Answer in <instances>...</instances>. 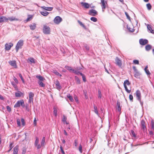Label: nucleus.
<instances>
[{
    "mask_svg": "<svg viewBox=\"0 0 154 154\" xmlns=\"http://www.w3.org/2000/svg\"><path fill=\"white\" fill-rule=\"evenodd\" d=\"M129 98L131 101H133V96L132 95L130 94L129 96Z\"/></svg>",
    "mask_w": 154,
    "mask_h": 154,
    "instance_id": "4d7b16f0",
    "label": "nucleus"
},
{
    "mask_svg": "<svg viewBox=\"0 0 154 154\" xmlns=\"http://www.w3.org/2000/svg\"><path fill=\"white\" fill-rule=\"evenodd\" d=\"M88 14L92 16H95L97 14V12L94 9H91L88 12Z\"/></svg>",
    "mask_w": 154,
    "mask_h": 154,
    "instance_id": "6e6552de",
    "label": "nucleus"
},
{
    "mask_svg": "<svg viewBox=\"0 0 154 154\" xmlns=\"http://www.w3.org/2000/svg\"><path fill=\"white\" fill-rule=\"evenodd\" d=\"M13 144V143H10V145H9L10 149L9 150H8V152H9L13 148V146H12Z\"/></svg>",
    "mask_w": 154,
    "mask_h": 154,
    "instance_id": "c03bdc74",
    "label": "nucleus"
},
{
    "mask_svg": "<svg viewBox=\"0 0 154 154\" xmlns=\"http://www.w3.org/2000/svg\"><path fill=\"white\" fill-rule=\"evenodd\" d=\"M9 63L12 66L14 67L15 68H17V66L15 61H9Z\"/></svg>",
    "mask_w": 154,
    "mask_h": 154,
    "instance_id": "f8f14e48",
    "label": "nucleus"
},
{
    "mask_svg": "<svg viewBox=\"0 0 154 154\" xmlns=\"http://www.w3.org/2000/svg\"><path fill=\"white\" fill-rule=\"evenodd\" d=\"M137 99L139 101L142 106H143V102L142 101L141 99V94L140 91L137 90L136 92Z\"/></svg>",
    "mask_w": 154,
    "mask_h": 154,
    "instance_id": "f03ea898",
    "label": "nucleus"
},
{
    "mask_svg": "<svg viewBox=\"0 0 154 154\" xmlns=\"http://www.w3.org/2000/svg\"><path fill=\"white\" fill-rule=\"evenodd\" d=\"M94 112L97 115H98V112L97 109V107L96 106L94 105Z\"/></svg>",
    "mask_w": 154,
    "mask_h": 154,
    "instance_id": "473e14b6",
    "label": "nucleus"
},
{
    "mask_svg": "<svg viewBox=\"0 0 154 154\" xmlns=\"http://www.w3.org/2000/svg\"><path fill=\"white\" fill-rule=\"evenodd\" d=\"M26 148H23L22 152V154H25L26 152Z\"/></svg>",
    "mask_w": 154,
    "mask_h": 154,
    "instance_id": "13d9d810",
    "label": "nucleus"
},
{
    "mask_svg": "<svg viewBox=\"0 0 154 154\" xmlns=\"http://www.w3.org/2000/svg\"><path fill=\"white\" fill-rule=\"evenodd\" d=\"M32 18V16L31 15H29L28 16V17L27 18L26 20L27 21H29L31 20Z\"/></svg>",
    "mask_w": 154,
    "mask_h": 154,
    "instance_id": "3c124183",
    "label": "nucleus"
},
{
    "mask_svg": "<svg viewBox=\"0 0 154 154\" xmlns=\"http://www.w3.org/2000/svg\"><path fill=\"white\" fill-rule=\"evenodd\" d=\"M18 151V146H16L14 148L13 154H17Z\"/></svg>",
    "mask_w": 154,
    "mask_h": 154,
    "instance_id": "6ab92c4d",
    "label": "nucleus"
},
{
    "mask_svg": "<svg viewBox=\"0 0 154 154\" xmlns=\"http://www.w3.org/2000/svg\"><path fill=\"white\" fill-rule=\"evenodd\" d=\"M134 73V76L136 78H137L140 75L139 72L138 71L137 72H135Z\"/></svg>",
    "mask_w": 154,
    "mask_h": 154,
    "instance_id": "ea45409f",
    "label": "nucleus"
},
{
    "mask_svg": "<svg viewBox=\"0 0 154 154\" xmlns=\"http://www.w3.org/2000/svg\"><path fill=\"white\" fill-rule=\"evenodd\" d=\"M151 48V46L149 45H148L145 46V49L146 51H149Z\"/></svg>",
    "mask_w": 154,
    "mask_h": 154,
    "instance_id": "c85d7f7f",
    "label": "nucleus"
},
{
    "mask_svg": "<svg viewBox=\"0 0 154 154\" xmlns=\"http://www.w3.org/2000/svg\"><path fill=\"white\" fill-rule=\"evenodd\" d=\"M60 150L62 152V153L63 154H65V152L63 149V147L62 146H60Z\"/></svg>",
    "mask_w": 154,
    "mask_h": 154,
    "instance_id": "052dcab7",
    "label": "nucleus"
},
{
    "mask_svg": "<svg viewBox=\"0 0 154 154\" xmlns=\"http://www.w3.org/2000/svg\"><path fill=\"white\" fill-rule=\"evenodd\" d=\"M15 96L16 97H19L21 96H23V94L20 92V91H18L17 92L15 93Z\"/></svg>",
    "mask_w": 154,
    "mask_h": 154,
    "instance_id": "2eb2a0df",
    "label": "nucleus"
},
{
    "mask_svg": "<svg viewBox=\"0 0 154 154\" xmlns=\"http://www.w3.org/2000/svg\"><path fill=\"white\" fill-rule=\"evenodd\" d=\"M41 8H42L44 10H45L46 11H51L53 9L52 7H45V6H44L41 7Z\"/></svg>",
    "mask_w": 154,
    "mask_h": 154,
    "instance_id": "a211bd4d",
    "label": "nucleus"
},
{
    "mask_svg": "<svg viewBox=\"0 0 154 154\" xmlns=\"http://www.w3.org/2000/svg\"><path fill=\"white\" fill-rule=\"evenodd\" d=\"M21 102L20 100L18 101L16 103L14 106V107L16 108L17 107H19L21 106L20 102Z\"/></svg>",
    "mask_w": 154,
    "mask_h": 154,
    "instance_id": "393cba45",
    "label": "nucleus"
},
{
    "mask_svg": "<svg viewBox=\"0 0 154 154\" xmlns=\"http://www.w3.org/2000/svg\"><path fill=\"white\" fill-rule=\"evenodd\" d=\"M29 61L30 62H31L32 63H35V59L34 58L32 57H30L28 59V61Z\"/></svg>",
    "mask_w": 154,
    "mask_h": 154,
    "instance_id": "7c9ffc66",
    "label": "nucleus"
},
{
    "mask_svg": "<svg viewBox=\"0 0 154 154\" xmlns=\"http://www.w3.org/2000/svg\"><path fill=\"white\" fill-rule=\"evenodd\" d=\"M45 137H43L42 140V141L41 142V144L42 145V146H43L44 145L45 143Z\"/></svg>",
    "mask_w": 154,
    "mask_h": 154,
    "instance_id": "72a5a7b5",
    "label": "nucleus"
},
{
    "mask_svg": "<svg viewBox=\"0 0 154 154\" xmlns=\"http://www.w3.org/2000/svg\"><path fill=\"white\" fill-rule=\"evenodd\" d=\"M6 108L8 111L9 112H10L11 111V107L9 106H7L6 107Z\"/></svg>",
    "mask_w": 154,
    "mask_h": 154,
    "instance_id": "680f3d73",
    "label": "nucleus"
},
{
    "mask_svg": "<svg viewBox=\"0 0 154 154\" xmlns=\"http://www.w3.org/2000/svg\"><path fill=\"white\" fill-rule=\"evenodd\" d=\"M65 68L70 72H73V70H74V69H72L71 67L68 66H66Z\"/></svg>",
    "mask_w": 154,
    "mask_h": 154,
    "instance_id": "c756f323",
    "label": "nucleus"
},
{
    "mask_svg": "<svg viewBox=\"0 0 154 154\" xmlns=\"http://www.w3.org/2000/svg\"><path fill=\"white\" fill-rule=\"evenodd\" d=\"M117 110L118 111L120 112L121 110V107H120V104L119 102L117 101Z\"/></svg>",
    "mask_w": 154,
    "mask_h": 154,
    "instance_id": "a878e982",
    "label": "nucleus"
},
{
    "mask_svg": "<svg viewBox=\"0 0 154 154\" xmlns=\"http://www.w3.org/2000/svg\"><path fill=\"white\" fill-rule=\"evenodd\" d=\"M146 7L148 10H150L151 9V6L149 3L147 4L146 5Z\"/></svg>",
    "mask_w": 154,
    "mask_h": 154,
    "instance_id": "e433bc0d",
    "label": "nucleus"
},
{
    "mask_svg": "<svg viewBox=\"0 0 154 154\" xmlns=\"http://www.w3.org/2000/svg\"><path fill=\"white\" fill-rule=\"evenodd\" d=\"M78 23H79V24L81 25V26H82V27H85V26L79 20H78Z\"/></svg>",
    "mask_w": 154,
    "mask_h": 154,
    "instance_id": "bf43d9fd",
    "label": "nucleus"
},
{
    "mask_svg": "<svg viewBox=\"0 0 154 154\" xmlns=\"http://www.w3.org/2000/svg\"><path fill=\"white\" fill-rule=\"evenodd\" d=\"M36 77L39 80V81H43L45 80V78L40 75H37Z\"/></svg>",
    "mask_w": 154,
    "mask_h": 154,
    "instance_id": "4be33fe9",
    "label": "nucleus"
},
{
    "mask_svg": "<svg viewBox=\"0 0 154 154\" xmlns=\"http://www.w3.org/2000/svg\"><path fill=\"white\" fill-rule=\"evenodd\" d=\"M34 94L31 92L29 93V99L28 100V103H31L33 101V98L34 97Z\"/></svg>",
    "mask_w": 154,
    "mask_h": 154,
    "instance_id": "423d86ee",
    "label": "nucleus"
},
{
    "mask_svg": "<svg viewBox=\"0 0 154 154\" xmlns=\"http://www.w3.org/2000/svg\"><path fill=\"white\" fill-rule=\"evenodd\" d=\"M38 143H39L38 138L37 137H36V140H35V146H36L37 145V144Z\"/></svg>",
    "mask_w": 154,
    "mask_h": 154,
    "instance_id": "37998d69",
    "label": "nucleus"
},
{
    "mask_svg": "<svg viewBox=\"0 0 154 154\" xmlns=\"http://www.w3.org/2000/svg\"><path fill=\"white\" fill-rule=\"evenodd\" d=\"M147 28L150 31L151 33H154V30L152 29L151 25L148 24Z\"/></svg>",
    "mask_w": 154,
    "mask_h": 154,
    "instance_id": "aec40b11",
    "label": "nucleus"
},
{
    "mask_svg": "<svg viewBox=\"0 0 154 154\" xmlns=\"http://www.w3.org/2000/svg\"><path fill=\"white\" fill-rule=\"evenodd\" d=\"M75 78L77 83L78 84H80V81L79 78L77 76H75Z\"/></svg>",
    "mask_w": 154,
    "mask_h": 154,
    "instance_id": "a18cd8bd",
    "label": "nucleus"
},
{
    "mask_svg": "<svg viewBox=\"0 0 154 154\" xmlns=\"http://www.w3.org/2000/svg\"><path fill=\"white\" fill-rule=\"evenodd\" d=\"M13 45V44L11 43H9V44L6 43L5 45V49L6 50H9L11 49V47H12Z\"/></svg>",
    "mask_w": 154,
    "mask_h": 154,
    "instance_id": "9b49d317",
    "label": "nucleus"
},
{
    "mask_svg": "<svg viewBox=\"0 0 154 154\" xmlns=\"http://www.w3.org/2000/svg\"><path fill=\"white\" fill-rule=\"evenodd\" d=\"M139 43L141 45H144L148 43V41L146 39H140L139 40Z\"/></svg>",
    "mask_w": 154,
    "mask_h": 154,
    "instance_id": "9d476101",
    "label": "nucleus"
},
{
    "mask_svg": "<svg viewBox=\"0 0 154 154\" xmlns=\"http://www.w3.org/2000/svg\"><path fill=\"white\" fill-rule=\"evenodd\" d=\"M36 24L35 23H32L30 25L29 27L31 30H34L36 28Z\"/></svg>",
    "mask_w": 154,
    "mask_h": 154,
    "instance_id": "f3484780",
    "label": "nucleus"
},
{
    "mask_svg": "<svg viewBox=\"0 0 154 154\" xmlns=\"http://www.w3.org/2000/svg\"><path fill=\"white\" fill-rule=\"evenodd\" d=\"M20 101L21 102H20V103L21 104V106L23 108L25 107L24 101L23 100H21Z\"/></svg>",
    "mask_w": 154,
    "mask_h": 154,
    "instance_id": "c9c22d12",
    "label": "nucleus"
},
{
    "mask_svg": "<svg viewBox=\"0 0 154 154\" xmlns=\"http://www.w3.org/2000/svg\"><path fill=\"white\" fill-rule=\"evenodd\" d=\"M42 81H39L38 83L39 85L42 87H44L45 85L42 82Z\"/></svg>",
    "mask_w": 154,
    "mask_h": 154,
    "instance_id": "4c0bfd02",
    "label": "nucleus"
},
{
    "mask_svg": "<svg viewBox=\"0 0 154 154\" xmlns=\"http://www.w3.org/2000/svg\"><path fill=\"white\" fill-rule=\"evenodd\" d=\"M17 124L18 126H20V122L19 119H17Z\"/></svg>",
    "mask_w": 154,
    "mask_h": 154,
    "instance_id": "49530a36",
    "label": "nucleus"
},
{
    "mask_svg": "<svg viewBox=\"0 0 154 154\" xmlns=\"http://www.w3.org/2000/svg\"><path fill=\"white\" fill-rule=\"evenodd\" d=\"M7 21V18L5 16H0V23L6 22Z\"/></svg>",
    "mask_w": 154,
    "mask_h": 154,
    "instance_id": "ddd939ff",
    "label": "nucleus"
},
{
    "mask_svg": "<svg viewBox=\"0 0 154 154\" xmlns=\"http://www.w3.org/2000/svg\"><path fill=\"white\" fill-rule=\"evenodd\" d=\"M66 117L65 116L63 115V118L62 119V121L63 122H65L66 121Z\"/></svg>",
    "mask_w": 154,
    "mask_h": 154,
    "instance_id": "6e6d98bb",
    "label": "nucleus"
},
{
    "mask_svg": "<svg viewBox=\"0 0 154 154\" xmlns=\"http://www.w3.org/2000/svg\"><path fill=\"white\" fill-rule=\"evenodd\" d=\"M50 30L49 26L44 25L43 27V32L45 34H49L50 33Z\"/></svg>",
    "mask_w": 154,
    "mask_h": 154,
    "instance_id": "20e7f679",
    "label": "nucleus"
},
{
    "mask_svg": "<svg viewBox=\"0 0 154 154\" xmlns=\"http://www.w3.org/2000/svg\"><path fill=\"white\" fill-rule=\"evenodd\" d=\"M133 62L134 64H139V61L137 60H134L133 61Z\"/></svg>",
    "mask_w": 154,
    "mask_h": 154,
    "instance_id": "864d4df0",
    "label": "nucleus"
},
{
    "mask_svg": "<svg viewBox=\"0 0 154 154\" xmlns=\"http://www.w3.org/2000/svg\"><path fill=\"white\" fill-rule=\"evenodd\" d=\"M54 115L55 116H57V109L55 107L54 108Z\"/></svg>",
    "mask_w": 154,
    "mask_h": 154,
    "instance_id": "2f4dec72",
    "label": "nucleus"
},
{
    "mask_svg": "<svg viewBox=\"0 0 154 154\" xmlns=\"http://www.w3.org/2000/svg\"><path fill=\"white\" fill-rule=\"evenodd\" d=\"M131 83L128 80H126L124 82V86L125 90L128 93L131 92V87L130 86Z\"/></svg>",
    "mask_w": 154,
    "mask_h": 154,
    "instance_id": "f257e3e1",
    "label": "nucleus"
},
{
    "mask_svg": "<svg viewBox=\"0 0 154 154\" xmlns=\"http://www.w3.org/2000/svg\"><path fill=\"white\" fill-rule=\"evenodd\" d=\"M141 128L143 130H146V128L145 125V122L144 121L142 120L141 122Z\"/></svg>",
    "mask_w": 154,
    "mask_h": 154,
    "instance_id": "dca6fc26",
    "label": "nucleus"
},
{
    "mask_svg": "<svg viewBox=\"0 0 154 154\" xmlns=\"http://www.w3.org/2000/svg\"><path fill=\"white\" fill-rule=\"evenodd\" d=\"M62 20V19L60 17H56L54 20V23L56 24H59Z\"/></svg>",
    "mask_w": 154,
    "mask_h": 154,
    "instance_id": "39448f33",
    "label": "nucleus"
},
{
    "mask_svg": "<svg viewBox=\"0 0 154 154\" xmlns=\"http://www.w3.org/2000/svg\"><path fill=\"white\" fill-rule=\"evenodd\" d=\"M82 146L81 145H80L79 148V150L81 153H82Z\"/></svg>",
    "mask_w": 154,
    "mask_h": 154,
    "instance_id": "8fccbe9b",
    "label": "nucleus"
},
{
    "mask_svg": "<svg viewBox=\"0 0 154 154\" xmlns=\"http://www.w3.org/2000/svg\"><path fill=\"white\" fill-rule=\"evenodd\" d=\"M36 146H37V149H38L40 148L42 146V145L41 144H37V145Z\"/></svg>",
    "mask_w": 154,
    "mask_h": 154,
    "instance_id": "774afa93",
    "label": "nucleus"
},
{
    "mask_svg": "<svg viewBox=\"0 0 154 154\" xmlns=\"http://www.w3.org/2000/svg\"><path fill=\"white\" fill-rule=\"evenodd\" d=\"M67 96L71 101L73 102L74 101L73 97L71 95H70V94H68L67 95Z\"/></svg>",
    "mask_w": 154,
    "mask_h": 154,
    "instance_id": "cd10ccee",
    "label": "nucleus"
},
{
    "mask_svg": "<svg viewBox=\"0 0 154 154\" xmlns=\"http://www.w3.org/2000/svg\"><path fill=\"white\" fill-rule=\"evenodd\" d=\"M80 75L82 76L83 81L84 82H86V78H85V75H84L82 73H80Z\"/></svg>",
    "mask_w": 154,
    "mask_h": 154,
    "instance_id": "f704fd0d",
    "label": "nucleus"
},
{
    "mask_svg": "<svg viewBox=\"0 0 154 154\" xmlns=\"http://www.w3.org/2000/svg\"><path fill=\"white\" fill-rule=\"evenodd\" d=\"M90 19H91V20L93 22H96L97 21V18L95 17H91V18Z\"/></svg>",
    "mask_w": 154,
    "mask_h": 154,
    "instance_id": "79ce46f5",
    "label": "nucleus"
},
{
    "mask_svg": "<svg viewBox=\"0 0 154 154\" xmlns=\"http://www.w3.org/2000/svg\"><path fill=\"white\" fill-rule=\"evenodd\" d=\"M115 61L116 64L119 67L121 68L122 65V60L119 57H116L115 58Z\"/></svg>",
    "mask_w": 154,
    "mask_h": 154,
    "instance_id": "0eeeda50",
    "label": "nucleus"
},
{
    "mask_svg": "<svg viewBox=\"0 0 154 154\" xmlns=\"http://www.w3.org/2000/svg\"><path fill=\"white\" fill-rule=\"evenodd\" d=\"M151 127L152 129L154 128V121L153 120H152L151 122Z\"/></svg>",
    "mask_w": 154,
    "mask_h": 154,
    "instance_id": "09e8293b",
    "label": "nucleus"
},
{
    "mask_svg": "<svg viewBox=\"0 0 154 154\" xmlns=\"http://www.w3.org/2000/svg\"><path fill=\"white\" fill-rule=\"evenodd\" d=\"M145 72L147 75H149L150 73L148 69L144 70Z\"/></svg>",
    "mask_w": 154,
    "mask_h": 154,
    "instance_id": "338daca9",
    "label": "nucleus"
},
{
    "mask_svg": "<svg viewBox=\"0 0 154 154\" xmlns=\"http://www.w3.org/2000/svg\"><path fill=\"white\" fill-rule=\"evenodd\" d=\"M40 13L44 16H46L49 14V13L46 11L40 12Z\"/></svg>",
    "mask_w": 154,
    "mask_h": 154,
    "instance_id": "b1692460",
    "label": "nucleus"
},
{
    "mask_svg": "<svg viewBox=\"0 0 154 154\" xmlns=\"http://www.w3.org/2000/svg\"><path fill=\"white\" fill-rule=\"evenodd\" d=\"M23 45V41L22 40H20L17 43L15 47V49L17 52L18 51L19 49L22 48Z\"/></svg>",
    "mask_w": 154,
    "mask_h": 154,
    "instance_id": "7ed1b4c3",
    "label": "nucleus"
},
{
    "mask_svg": "<svg viewBox=\"0 0 154 154\" xmlns=\"http://www.w3.org/2000/svg\"><path fill=\"white\" fill-rule=\"evenodd\" d=\"M19 77H20V78L22 80V82L23 83H25L24 81V80L23 77H22V75H21V74L20 73L19 74Z\"/></svg>",
    "mask_w": 154,
    "mask_h": 154,
    "instance_id": "de8ad7c7",
    "label": "nucleus"
},
{
    "mask_svg": "<svg viewBox=\"0 0 154 154\" xmlns=\"http://www.w3.org/2000/svg\"><path fill=\"white\" fill-rule=\"evenodd\" d=\"M54 73L56 75L58 76H59L60 77H61L62 76V75L56 70L54 71Z\"/></svg>",
    "mask_w": 154,
    "mask_h": 154,
    "instance_id": "58836bf2",
    "label": "nucleus"
},
{
    "mask_svg": "<svg viewBox=\"0 0 154 154\" xmlns=\"http://www.w3.org/2000/svg\"><path fill=\"white\" fill-rule=\"evenodd\" d=\"M8 20H9L11 21H13L14 20H18V19L14 17H9L8 18H7Z\"/></svg>",
    "mask_w": 154,
    "mask_h": 154,
    "instance_id": "5701e85b",
    "label": "nucleus"
},
{
    "mask_svg": "<svg viewBox=\"0 0 154 154\" xmlns=\"http://www.w3.org/2000/svg\"><path fill=\"white\" fill-rule=\"evenodd\" d=\"M81 4L82 6L86 8H88L90 7V5L87 3L82 2Z\"/></svg>",
    "mask_w": 154,
    "mask_h": 154,
    "instance_id": "4468645a",
    "label": "nucleus"
},
{
    "mask_svg": "<svg viewBox=\"0 0 154 154\" xmlns=\"http://www.w3.org/2000/svg\"><path fill=\"white\" fill-rule=\"evenodd\" d=\"M78 145V140H75L74 141V145L76 147Z\"/></svg>",
    "mask_w": 154,
    "mask_h": 154,
    "instance_id": "69168bd1",
    "label": "nucleus"
},
{
    "mask_svg": "<svg viewBox=\"0 0 154 154\" xmlns=\"http://www.w3.org/2000/svg\"><path fill=\"white\" fill-rule=\"evenodd\" d=\"M21 121L22 122V124L23 126H24L25 125V122L24 120L23 119H21Z\"/></svg>",
    "mask_w": 154,
    "mask_h": 154,
    "instance_id": "5fc2aeb1",
    "label": "nucleus"
},
{
    "mask_svg": "<svg viewBox=\"0 0 154 154\" xmlns=\"http://www.w3.org/2000/svg\"><path fill=\"white\" fill-rule=\"evenodd\" d=\"M84 47L87 51H88L89 50V47L87 45H85Z\"/></svg>",
    "mask_w": 154,
    "mask_h": 154,
    "instance_id": "0e129e2a",
    "label": "nucleus"
},
{
    "mask_svg": "<svg viewBox=\"0 0 154 154\" xmlns=\"http://www.w3.org/2000/svg\"><path fill=\"white\" fill-rule=\"evenodd\" d=\"M131 135L134 137H136V135L135 134V133L134 131L131 130Z\"/></svg>",
    "mask_w": 154,
    "mask_h": 154,
    "instance_id": "603ef678",
    "label": "nucleus"
},
{
    "mask_svg": "<svg viewBox=\"0 0 154 154\" xmlns=\"http://www.w3.org/2000/svg\"><path fill=\"white\" fill-rule=\"evenodd\" d=\"M33 124L35 126L37 125L36 120V118H35L34 119L33 121Z\"/></svg>",
    "mask_w": 154,
    "mask_h": 154,
    "instance_id": "e2e57ef3",
    "label": "nucleus"
},
{
    "mask_svg": "<svg viewBox=\"0 0 154 154\" xmlns=\"http://www.w3.org/2000/svg\"><path fill=\"white\" fill-rule=\"evenodd\" d=\"M102 97V94L101 91L100 90L98 91V98L101 99Z\"/></svg>",
    "mask_w": 154,
    "mask_h": 154,
    "instance_id": "a19ab883",
    "label": "nucleus"
},
{
    "mask_svg": "<svg viewBox=\"0 0 154 154\" xmlns=\"http://www.w3.org/2000/svg\"><path fill=\"white\" fill-rule=\"evenodd\" d=\"M101 3L102 4V8L103 11H104V10L106 8V7L107 3L104 0H101Z\"/></svg>",
    "mask_w": 154,
    "mask_h": 154,
    "instance_id": "1a4fd4ad",
    "label": "nucleus"
},
{
    "mask_svg": "<svg viewBox=\"0 0 154 154\" xmlns=\"http://www.w3.org/2000/svg\"><path fill=\"white\" fill-rule=\"evenodd\" d=\"M55 85L57 88L58 89L60 90L61 88V87L60 85V83L58 81H57L55 83Z\"/></svg>",
    "mask_w": 154,
    "mask_h": 154,
    "instance_id": "412c9836",
    "label": "nucleus"
},
{
    "mask_svg": "<svg viewBox=\"0 0 154 154\" xmlns=\"http://www.w3.org/2000/svg\"><path fill=\"white\" fill-rule=\"evenodd\" d=\"M73 73H74L75 74L79 75V74L80 75V73H82L80 72L79 70H76V69H74L73 70Z\"/></svg>",
    "mask_w": 154,
    "mask_h": 154,
    "instance_id": "bb28decb",
    "label": "nucleus"
}]
</instances>
